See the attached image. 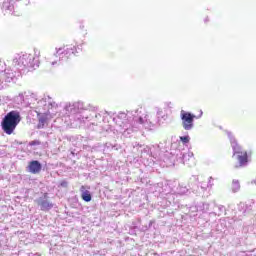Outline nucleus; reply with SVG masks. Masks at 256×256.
Returning a JSON list of instances; mask_svg holds the SVG:
<instances>
[{
  "instance_id": "f257e3e1",
  "label": "nucleus",
  "mask_w": 256,
  "mask_h": 256,
  "mask_svg": "<svg viewBox=\"0 0 256 256\" xmlns=\"http://www.w3.org/2000/svg\"><path fill=\"white\" fill-rule=\"evenodd\" d=\"M19 123H21V113H19V111L12 110L2 119V131H4L6 135H13Z\"/></svg>"
},
{
  "instance_id": "ddd939ff",
  "label": "nucleus",
  "mask_w": 256,
  "mask_h": 256,
  "mask_svg": "<svg viewBox=\"0 0 256 256\" xmlns=\"http://www.w3.org/2000/svg\"><path fill=\"white\" fill-rule=\"evenodd\" d=\"M30 145L33 147L34 145H41L40 141L34 140L30 142Z\"/></svg>"
},
{
  "instance_id": "6e6552de",
  "label": "nucleus",
  "mask_w": 256,
  "mask_h": 256,
  "mask_svg": "<svg viewBox=\"0 0 256 256\" xmlns=\"http://www.w3.org/2000/svg\"><path fill=\"white\" fill-rule=\"evenodd\" d=\"M87 189H90L88 186H81L80 191H81V199H83L86 203H89L91 199H93V196H91V192Z\"/></svg>"
},
{
  "instance_id": "f03ea898",
  "label": "nucleus",
  "mask_w": 256,
  "mask_h": 256,
  "mask_svg": "<svg viewBox=\"0 0 256 256\" xmlns=\"http://www.w3.org/2000/svg\"><path fill=\"white\" fill-rule=\"evenodd\" d=\"M233 157H236L237 163L234 164L235 169H239V167H245L247 163H249V155L247 154V151L236 148L233 153Z\"/></svg>"
},
{
  "instance_id": "20e7f679",
  "label": "nucleus",
  "mask_w": 256,
  "mask_h": 256,
  "mask_svg": "<svg viewBox=\"0 0 256 256\" xmlns=\"http://www.w3.org/2000/svg\"><path fill=\"white\" fill-rule=\"evenodd\" d=\"M75 53H77V46L73 44L62 46L56 51V55H58L59 57H61V55H64L62 56V59H69V56L75 55Z\"/></svg>"
},
{
  "instance_id": "423d86ee",
  "label": "nucleus",
  "mask_w": 256,
  "mask_h": 256,
  "mask_svg": "<svg viewBox=\"0 0 256 256\" xmlns=\"http://www.w3.org/2000/svg\"><path fill=\"white\" fill-rule=\"evenodd\" d=\"M33 55L31 54H24L19 57L18 63L19 65H23L24 67H33Z\"/></svg>"
},
{
  "instance_id": "9d476101",
  "label": "nucleus",
  "mask_w": 256,
  "mask_h": 256,
  "mask_svg": "<svg viewBox=\"0 0 256 256\" xmlns=\"http://www.w3.org/2000/svg\"><path fill=\"white\" fill-rule=\"evenodd\" d=\"M231 189L234 193H237V191H239V189H241V184H239L238 180L232 181Z\"/></svg>"
},
{
  "instance_id": "f3484780",
  "label": "nucleus",
  "mask_w": 256,
  "mask_h": 256,
  "mask_svg": "<svg viewBox=\"0 0 256 256\" xmlns=\"http://www.w3.org/2000/svg\"><path fill=\"white\" fill-rule=\"evenodd\" d=\"M254 185H256V179L253 181Z\"/></svg>"
},
{
  "instance_id": "dca6fc26",
  "label": "nucleus",
  "mask_w": 256,
  "mask_h": 256,
  "mask_svg": "<svg viewBox=\"0 0 256 256\" xmlns=\"http://www.w3.org/2000/svg\"><path fill=\"white\" fill-rule=\"evenodd\" d=\"M48 194L44 193V199H47Z\"/></svg>"
},
{
  "instance_id": "4468645a",
  "label": "nucleus",
  "mask_w": 256,
  "mask_h": 256,
  "mask_svg": "<svg viewBox=\"0 0 256 256\" xmlns=\"http://www.w3.org/2000/svg\"><path fill=\"white\" fill-rule=\"evenodd\" d=\"M60 185H61L62 187H64V188H66V187L69 186V183L64 180V181H62V182L60 183Z\"/></svg>"
},
{
  "instance_id": "f8f14e48",
  "label": "nucleus",
  "mask_w": 256,
  "mask_h": 256,
  "mask_svg": "<svg viewBox=\"0 0 256 256\" xmlns=\"http://www.w3.org/2000/svg\"><path fill=\"white\" fill-rule=\"evenodd\" d=\"M45 121H47L46 118H43V117L39 118V127H41V125L43 127V125H45Z\"/></svg>"
},
{
  "instance_id": "0eeeda50",
  "label": "nucleus",
  "mask_w": 256,
  "mask_h": 256,
  "mask_svg": "<svg viewBox=\"0 0 256 256\" xmlns=\"http://www.w3.org/2000/svg\"><path fill=\"white\" fill-rule=\"evenodd\" d=\"M17 1L20 0H4L2 4V11L3 13H11L15 9V6L13 3H17Z\"/></svg>"
},
{
  "instance_id": "1a4fd4ad",
  "label": "nucleus",
  "mask_w": 256,
  "mask_h": 256,
  "mask_svg": "<svg viewBox=\"0 0 256 256\" xmlns=\"http://www.w3.org/2000/svg\"><path fill=\"white\" fill-rule=\"evenodd\" d=\"M38 205L40 206L41 211H49L53 209V203L49 200H39Z\"/></svg>"
},
{
  "instance_id": "9b49d317",
  "label": "nucleus",
  "mask_w": 256,
  "mask_h": 256,
  "mask_svg": "<svg viewBox=\"0 0 256 256\" xmlns=\"http://www.w3.org/2000/svg\"><path fill=\"white\" fill-rule=\"evenodd\" d=\"M180 140L182 141V143H189V136H181Z\"/></svg>"
},
{
  "instance_id": "2eb2a0df",
  "label": "nucleus",
  "mask_w": 256,
  "mask_h": 256,
  "mask_svg": "<svg viewBox=\"0 0 256 256\" xmlns=\"http://www.w3.org/2000/svg\"><path fill=\"white\" fill-rule=\"evenodd\" d=\"M138 123H140V125H143V123H145V120H143V118L140 117V118L138 119Z\"/></svg>"
},
{
  "instance_id": "7ed1b4c3",
  "label": "nucleus",
  "mask_w": 256,
  "mask_h": 256,
  "mask_svg": "<svg viewBox=\"0 0 256 256\" xmlns=\"http://www.w3.org/2000/svg\"><path fill=\"white\" fill-rule=\"evenodd\" d=\"M180 117L182 119V126L185 131H191L193 129V121H195V115L190 112H185L182 110L180 113Z\"/></svg>"
},
{
  "instance_id": "39448f33",
  "label": "nucleus",
  "mask_w": 256,
  "mask_h": 256,
  "mask_svg": "<svg viewBox=\"0 0 256 256\" xmlns=\"http://www.w3.org/2000/svg\"><path fill=\"white\" fill-rule=\"evenodd\" d=\"M27 169L29 173H32V175H38V173H41L43 166H41V162L33 160L29 162Z\"/></svg>"
}]
</instances>
